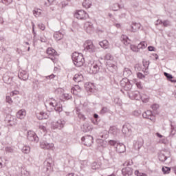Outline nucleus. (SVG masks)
Returning a JSON list of instances; mask_svg holds the SVG:
<instances>
[{
  "label": "nucleus",
  "mask_w": 176,
  "mask_h": 176,
  "mask_svg": "<svg viewBox=\"0 0 176 176\" xmlns=\"http://www.w3.org/2000/svg\"><path fill=\"white\" fill-rule=\"evenodd\" d=\"M73 80L77 83H79V82H82V80H83V76L82 74H75L73 78Z\"/></svg>",
  "instance_id": "nucleus-28"
},
{
  "label": "nucleus",
  "mask_w": 176,
  "mask_h": 176,
  "mask_svg": "<svg viewBox=\"0 0 176 176\" xmlns=\"http://www.w3.org/2000/svg\"><path fill=\"white\" fill-rule=\"evenodd\" d=\"M63 97L65 100H69L72 98V96H71V95H69V94H63Z\"/></svg>",
  "instance_id": "nucleus-59"
},
{
  "label": "nucleus",
  "mask_w": 176,
  "mask_h": 176,
  "mask_svg": "<svg viewBox=\"0 0 176 176\" xmlns=\"http://www.w3.org/2000/svg\"><path fill=\"white\" fill-rule=\"evenodd\" d=\"M41 117H39V120H43V119H47L49 116L46 114L45 112H41Z\"/></svg>",
  "instance_id": "nucleus-44"
},
{
  "label": "nucleus",
  "mask_w": 176,
  "mask_h": 176,
  "mask_svg": "<svg viewBox=\"0 0 176 176\" xmlns=\"http://www.w3.org/2000/svg\"><path fill=\"white\" fill-rule=\"evenodd\" d=\"M50 100H52L53 102H50V107H53V108H54V107H56V102H57V100H56V99L54 98H51Z\"/></svg>",
  "instance_id": "nucleus-49"
},
{
  "label": "nucleus",
  "mask_w": 176,
  "mask_h": 176,
  "mask_svg": "<svg viewBox=\"0 0 176 176\" xmlns=\"http://www.w3.org/2000/svg\"><path fill=\"white\" fill-rule=\"evenodd\" d=\"M56 112L60 113V112H63V104L58 102H55V106L54 107Z\"/></svg>",
  "instance_id": "nucleus-22"
},
{
  "label": "nucleus",
  "mask_w": 176,
  "mask_h": 176,
  "mask_svg": "<svg viewBox=\"0 0 176 176\" xmlns=\"http://www.w3.org/2000/svg\"><path fill=\"white\" fill-rule=\"evenodd\" d=\"M84 129H85V132L87 133V131H90L91 130V126H89L87 124H85L83 125Z\"/></svg>",
  "instance_id": "nucleus-51"
},
{
  "label": "nucleus",
  "mask_w": 176,
  "mask_h": 176,
  "mask_svg": "<svg viewBox=\"0 0 176 176\" xmlns=\"http://www.w3.org/2000/svg\"><path fill=\"white\" fill-rule=\"evenodd\" d=\"M5 120L9 126H14L16 124V120L12 116H8Z\"/></svg>",
  "instance_id": "nucleus-18"
},
{
  "label": "nucleus",
  "mask_w": 176,
  "mask_h": 176,
  "mask_svg": "<svg viewBox=\"0 0 176 176\" xmlns=\"http://www.w3.org/2000/svg\"><path fill=\"white\" fill-rule=\"evenodd\" d=\"M74 17L78 19V20H86L89 19V14H87L85 10H80L75 12Z\"/></svg>",
  "instance_id": "nucleus-5"
},
{
  "label": "nucleus",
  "mask_w": 176,
  "mask_h": 176,
  "mask_svg": "<svg viewBox=\"0 0 176 176\" xmlns=\"http://www.w3.org/2000/svg\"><path fill=\"white\" fill-rule=\"evenodd\" d=\"M94 119L96 120V122H94V123L95 124H97V120H98V114H97V113H94Z\"/></svg>",
  "instance_id": "nucleus-64"
},
{
  "label": "nucleus",
  "mask_w": 176,
  "mask_h": 176,
  "mask_svg": "<svg viewBox=\"0 0 176 176\" xmlns=\"http://www.w3.org/2000/svg\"><path fill=\"white\" fill-rule=\"evenodd\" d=\"M38 27L40 30H41V31H45V29L46 28L43 23H38Z\"/></svg>",
  "instance_id": "nucleus-55"
},
{
  "label": "nucleus",
  "mask_w": 176,
  "mask_h": 176,
  "mask_svg": "<svg viewBox=\"0 0 176 176\" xmlns=\"http://www.w3.org/2000/svg\"><path fill=\"white\" fill-rule=\"evenodd\" d=\"M122 8H123V6L119 3H114L112 6V9L114 10V12L119 10V9H122Z\"/></svg>",
  "instance_id": "nucleus-34"
},
{
  "label": "nucleus",
  "mask_w": 176,
  "mask_h": 176,
  "mask_svg": "<svg viewBox=\"0 0 176 176\" xmlns=\"http://www.w3.org/2000/svg\"><path fill=\"white\" fill-rule=\"evenodd\" d=\"M109 112V109L108 107H102V109L100 111V115H105V113H108Z\"/></svg>",
  "instance_id": "nucleus-39"
},
{
  "label": "nucleus",
  "mask_w": 176,
  "mask_h": 176,
  "mask_svg": "<svg viewBox=\"0 0 176 176\" xmlns=\"http://www.w3.org/2000/svg\"><path fill=\"white\" fill-rule=\"evenodd\" d=\"M54 38L56 41H61L64 38V34L61 32H56L54 34Z\"/></svg>",
  "instance_id": "nucleus-23"
},
{
  "label": "nucleus",
  "mask_w": 176,
  "mask_h": 176,
  "mask_svg": "<svg viewBox=\"0 0 176 176\" xmlns=\"http://www.w3.org/2000/svg\"><path fill=\"white\" fill-rule=\"evenodd\" d=\"M115 104H117V105H120L122 104V100L119 98H116L114 99Z\"/></svg>",
  "instance_id": "nucleus-58"
},
{
  "label": "nucleus",
  "mask_w": 176,
  "mask_h": 176,
  "mask_svg": "<svg viewBox=\"0 0 176 176\" xmlns=\"http://www.w3.org/2000/svg\"><path fill=\"white\" fill-rule=\"evenodd\" d=\"M100 164H98L97 162H94L91 165L92 170H98L100 168Z\"/></svg>",
  "instance_id": "nucleus-48"
},
{
  "label": "nucleus",
  "mask_w": 176,
  "mask_h": 176,
  "mask_svg": "<svg viewBox=\"0 0 176 176\" xmlns=\"http://www.w3.org/2000/svg\"><path fill=\"white\" fill-rule=\"evenodd\" d=\"M164 75L165 77H166V78L168 79V80H169V82H172V83H176V80H173L174 78L173 76V75H171L167 72H164Z\"/></svg>",
  "instance_id": "nucleus-30"
},
{
  "label": "nucleus",
  "mask_w": 176,
  "mask_h": 176,
  "mask_svg": "<svg viewBox=\"0 0 176 176\" xmlns=\"http://www.w3.org/2000/svg\"><path fill=\"white\" fill-rule=\"evenodd\" d=\"M40 146L42 149H53L54 144L53 143H49L46 140L40 142Z\"/></svg>",
  "instance_id": "nucleus-10"
},
{
  "label": "nucleus",
  "mask_w": 176,
  "mask_h": 176,
  "mask_svg": "<svg viewBox=\"0 0 176 176\" xmlns=\"http://www.w3.org/2000/svg\"><path fill=\"white\" fill-rule=\"evenodd\" d=\"M137 76L139 79H143V78H145V76H144L142 73H140V72L137 74Z\"/></svg>",
  "instance_id": "nucleus-62"
},
{
  "label": "nucleus",
  "mask_w": 176,
  "mask_h": 176,
  "mask_svg": "<svg viewBox=\"0 0 176 176\" xmlns=\"http://www.w3.org/2000/svg\"><path fill=\"white\" fill-rule=\"evenodd\" d=\"M46 53L47 54H48L49 58H50V60H52V61L54 63V60H56L54 56H57V52H56V50L52 47H49L47 48Z\"/></svg>",
  "instance_id": "nucleus-9"
},
{
  "label": "nucleus",
  "mask_w": 176,
  "mask_h": 176,
  "mask_svg": "<svg viewBox=\"0 0 176 176\" xmlns=\"http://www.w3.org/2000/svg\"><path fill=\"white\" fill-rule=\"evenodd\" d=\"M140 100H142V101L143 102H149V96H146V95H142L140 96Z\"/></svg>",
  "instance_id": "nucleus-37"
},
{
  "label": "nucleus",
  "mask_w": 176,
  "mask_h": 176,
  "mask_svg": "<svg viewBox=\"0 0 176 176\" xmlns=\"http://www.w3.org/2000/svg\"><path fill=\"white\" fill-rule=\"evenodd\" d=\"M170 152L168 153H160V155H158V159L160 162H166L168 157H170Z\"/></svg>",
  "instance_id": "nucleus-16"
},
{
  "label": "nucleus",
  "mask_w": 176,
  "mask_h": 176,
  "mask_svg": "<svg viewBox=\"0 0 176 176\" xmlns=\"http://www.w3.org/2000/svg\"><path fill=\"white\" fill-rule=\"evenodd\" d=\"M90 5H91V3H90L89 0H84V1L82 2V6H84V8H86L87 9L88 8H90Z\"/></svg>",
  "instance_id": "nucleus-40"
},
{
  "label": "nucleus",
  "mask_w": 176,
  "mask_h": 176,
  "mask_svg": "<svg viewBox=\"0 0 176 176\" xmlns=\"http://www.w3.org/2000/svg\"><path fill=\"white\" fill-rule=\"evenodd\" d=\"M27 138L29 141L34 142H39V138L36 135V133L32 131H29L27 133Z\"/></svg>",
  "instance_id": "nucleus-7"
},
{
  "label": "nucleus",
  "mask_w": 176,
  "mask_h": 176,
  "mask_svg": "<svg viewBox=\"0 0 176 176\" xmlns=\"http://www.w3.org/2000/svg\"><path fill=\"white\" fill-rule=\"evenodd\" d=\"M122 173L124 176H131L133 175V168L131 167H125L122 169Z\"/></svg>",
  "instance_id": "nucleus-13"
},
{
  "label": "nucleus",
  "mask_w": 176,
  "mask_h": 176,
  "mask_svg": "<svg viewBox=\"0 0 176 176\" xmlns=\"http://www.w3.org/2000/svg\"><path fill=\"white\" fill-rule=\"evenodd\" d=\"M162 25L164 27H170V25H171V22L168 20L162 21Z\"/></svg>",
  "instance_id": "nucleus-45"
},
{
  "label": "nucleus",
  "mask_w": 176,
  "mask_h": 176,
  "mask_svg": "<svg viewBox=\"0 0 176 176\" xmlns=\"http://www.w3.org/2000/svg\"><path fill=\"white\" fill-rule=\"evenodd\" d=\"M104 60H107V61H112V60H113V56L111 54H107L104 56Z\"/></svg>",
  "instance_id": "nucleus-43"
},
{
  "label": "nucleus",
  "mask_w": 176,
  "mask_h": 176,
  "mask_svg": "<svg viewBox=\"0 0 176 176\" xmlns=\"http://www.w3.org/2000/svg\"><path fill=\"white\" fill-rule=\"evenodd\" d=\"M133 73L131 72V70L130 69L125 67L123 71V76L124 78H129V76H131V74Z\"/></svg>",
  "instance_id": "nucleus-29"
},
{
  "label": "nucleus",
  "mask_w": 176,
  "mask_h": 176,
  "mask_svg": "<svg viewBox=\"0 0 176 176\" xmlns=\"http://www.w3.org/2000/svg\"><path fill=\"white\" fill-rule=\"evenodd\" d=\"M133 116L138 117V116H140V115H141V111H134L133 113Z\"/></svg>",
  "instance_id": "nucleus-61"
},
{
  "label": "nucleus",
  "mask_w": 176,
  "mask_h": 176,
  "mask_svg": "<svg viewBox=\"0 0 176 176\" xmlns=\"http://www.w3.org/2000/svg\"><path fill=\"white\" fill-rule=\"evenodd\" d=\"M84 29L86 30L87 34H91L94 31V26L91 22H86L84 25Z\"/></svg>",
  "instance_id": "nucleus-11"
},
{
  "label": "nucleus",
  "mask_w": 176,
  "mask_h": 176,
  "mask_svg": "<svg viewBox=\"0 0 176 176\" xmlns=\"http://www.w3.org/2000/svg\"><path fill=\"white\" fill-rule=\"evenodd\" d=\"M84 48L86 52H88V53H90L91 54H93L97 52V48L93 43V41L91 40H87L85 41L84 43Z\"/></svg>",
  "instance_id": "nucleus-3"
},
{
  "label": "nucleus",
  "mask_w": 176,
  "mask_h": 176,
  "mask_svg": "<svg viewBox=\"0 0 176 176\" xmlns=\"http://www.w3.org/2000/svg\"><path fill=\"white\" fill-rule=\"evenodd\" d=\"M71 91L74 96H78V93H80L82 89L79 85H75V87L72 88Z\"/></svg>",
  "instance_id": "nucleus-21"
},
{
  "label": "nucleus",
  "mask_w": 176,
  "mask_h": 176,
  "mask_svg": "<svg viewBox=\"0 0 176 176\" xmlns=\"http://www.w3.org/2000/svg\"><path fill=\"white\" fill-rule=\"evenodd\" d=\"M78 116L79 119H80L81 120H86V117L85 116V115L82 114L81 113H78Z\"/></svg>",
  "instance_id": "nucleus-57"
},
{
  "label": "nucleus",
  "mask_w": 176,
  "mask_h": 176,
  "mask_svg": "<svg viewBox=\"0 0 176 176\" xmlns=\"http://www.w3.org/2000/svg\"><path fill=\"white\" fill-rule=\"evenodd\" d=\"M109 145H111V146H115V145H118V144H119V143H118V142H116V141H115V140H109Z\"/></svg>",
  "instance_id": "nucleus-54"
},
{
  "label": "nucleus",
  "mask_w": 176,
  "mask_h": 176,
  "mask_svg": "<svg viewBox=\"0 0 176 176\" xmlns=\"http://www.w3.org/2000/svg\"><path fill=\"white\" fill-rule=\"evenodd\" d=\"M6 101L10 104H12L13 103V100H12V98L10 96H6Z\"/></svg>",
  "instance_id": "nucleus-53"
},
{
  "label": "nucleus",
  "mask_w": 176,
  "mask_h": 176,
  "mask_svg": "<svg viewBox=\"0 0 176 176\" xmlns=\"http://www.w3.org/2000/svg\"><path fill=\"white\" fill-rule=\"evenodd\" d=\"M132 97L134 98V100H141V94H140V92L137 91L132 93Z\"/></svg>",
  "instance_id": "nucleus-33"
},
{
  "label": "nucleus",
  "mask_w": 176,
  "mask_h": 176,
  "mask_svg": "<svg viewBox=\"0 0 176 176\" xmlns=\"http://www.w3.org/2000/svg\"><path fill=\"white\" fill-rule=\"evenodd\" d=\"M130 49L132 50V52H135V53H138V47L135 45H131Z\"/></svg>",
  "instance_id": "nucleus-46"
},
{
  "label": "nucleus",
  "mask_w": 176,
  "mask_h": 176,
  "mask_svg": "<svg viewBox=\"0 0 176 176\" xmlns=\"http://www.w3.org/2000/svg\"><path fill=\"white\" fill-rule=\"evenodd\" d=\"M25 115H27L25 110H19L16 113V118H18V119H24V118H25Z\"/></svg>",
  "instance_id": "nucleus-25"
},
{
  "label": "nucleus",
  "mask_w": 176,
  "mask_h": 176,
  "mask_svg": "<svg viewBox=\"0 0 176 176\" xmlns=\"http://www.w3.org/2000/svg\"><path fill=\"white\" fill-rule=\"evenodd\" d=\"M141 28V23L133 22L131 25L130 31L131 32H137Z\"/></svg>",
  "instance_id": "nucleus-17"
},
{
  "label": "nucleus",
  "mask_w": 176,
  "mask_h": 176,
  "mask_svg": "<svg viewBox=\"0 0 176 176\" xmlns=\"http://www.w3.org/2000/svg\"><path fill=\"white\" fill-rule=\"evenodd\" d=\"M107 69L110 72H116L118 69V66H116V63H110L109 62H107Z\"/></svg>",
  "instance_id": "nucleus-15"
},
{
  "label": "nucleus",
  "mask_w": 176,
  "mask_h": 176,
  "mask_svg": "<svg viewBox=\"0 0 176 176\" xmlns=\"http://www.w3.org/2000/svg\"><path fill=\"white\" fill-rule=\"evenodd\" d=\"M23 153H28L31 151V148L29 146H24L21 149Z\"/></svg>",
  "instance_id": "nucleus-38"
},
{
  "label": "nucleus",
  "mask_w": 176,
  "mask_h": 176,
  "mask_svg": "<svg viewBox=\"0 0 176 176\" xmlns=\"http://www.w3.org/2000/svg\"><path fill=\"white\" fill-rule=\"evenodd\" d=\"M133 83L136 85L138 89H142V84H141V81H139L138 79L134 78Z\"/></svg>",
  "instance_id": "nucleus-36"
},
{
  "label": "nucleus",
  "mask_w": 176,
  "mask_h": 176,
  "mask_svg": "<svg viewBox=\"0 0 176 176\" xmlns=\"http://www.w3.org/2000/svg\"><path fill=\"white\" fill-rule=\"evenodd\" d=\"M13 78L9 76L8 74H4L3 76V80L4 83H7V85H10L12 83V80Z\"/></svg>",
  "instance_id": "nucleus-26"
},
{
  "label": "nucleus",
  "mask_w": 176,
  "mask_h": 176,
  "mask_svg": "<svg viewBox=\"0 0 176 176\" xmlns=\"http://www.w3.org/2000/svg\"><path fill=\"white\" fill-rule=\"evenodd\" d=\"M143 145L144 140H142L141 138H138V140L133 144V146L136 151L141 149Z\"/></svg>",
  "instance_id": "nucleus-12"
},
{
  "label": "nucleus",
  "mask_w": 176,
  "mask_h": 176,
  "mask_svg": "<svg viewBox=\"0 0 176 176\" xmlns=\"http://www.w3.org/2000/svg\"><path fill=\"white\" fill-rule=\"evenodd\" d=\"M85 89H86L87 91L93 93V91H94V85L91 82H88V84L85 85Z\"/></svg>",
  "instance_id": "nucleus-27"
},
{
  "label": "nucleus",
  "mask_w": 176,
  "mask_h": 176,
  "mask_svg": "<svg viewBox=\"0 0 176 176\" xmlns=\"http://www.w3.org/2000/svg\"><path fill=\"white\" fill-rule=\"evenodd\" d=\"M81 141L83 145H85V146H91L94 142L93 136L90 135L83 136L81 138Z\"/></svg>",
  "instance_id": "nucleus-6"
},
{
  "label": "nucleus",
  "mask_w": 176,
  "mask_h": 176,
  "mask_svg": "<svg viewBox=\"0 0 176 176\" xmlns=\"http://www.w3.org/2000/svg\"><path fill=\"white\" fill-rule=\"evenodd\" d=\"M116 151L118 153H124L126 152V146L122 143H118L116 147Z\"/></svg>",
  "instance_id": "nucleus-14"
},
{
  "label": "nucleus",
  "mask_w": 176,
  "mask_h": 176,
  "mask_svg": "<svg viewBox=\"0 0 176 176\" xmlns=\"http://www.w3.org/2000/svg\"><path fill=\"white\" fill-rule=\"evenodd\" d=\"M90 74H97L100 72V69H102V63L100 60H97L91 64L89 67Z\"/></svg>",
  "instance_id": "nucleus-2"
},
{
  "label": "nucleus",
  "mask_w": 176,
  "mask_h": 176,
  "mask_svg": "<svg viewBox=\"0 0 176 176\" xmlns=\"http://www.w3.org/2000/svg\"><path fill=\"white\" fill-rule=\"evenodd\" d=\"M72 59L76 67H82L85 64V58L83 57V54L76 52L72 54Z\"/></svg>",
  "instance_id": "nucleus-1"
},
{
  "label": "nucleus",
  "mask_w": 176,
  "mask_h": 176,
  "mask_svg": "<svg viewBox=\"0 0 176 176\" xmlns=\"http://www.w3.org/2000/svg\"><path fill=\"white\" fill-rule=\"evenodd\" d=\"M142 117L144 119H149L151 120V122H155V115H153V113H152V111L151 110H147L142 114Z\"/></svg>",
  "instance_id": "nucleus-8"
},
{
  "label": "nucleus",
  "mask_w": 176,
  "mask_h": 176,
  "mask_svg": "<svg viewBox=\"0 0 176 176\" xmlns=\"http://www.w3.org/2000/svg\"><path fill=\"white\" fill-rule=\"evenodd\" d=\"M135 175H137V176H147L146 174L142 173H140L139 170H135Z\"/></svg>",
  "instance_id": "nucleus-56"
},
{
  "label": "nucleus",
  "mask_w": 176,
  "mask_h": 176,
  "mask_svg": "<svg viewBox=\"0 0 176 176\" xmlns=\"http://www.w3.org/2000/svg\"><path fill=\"white\" fill-rule=\"evenodd\" d=\"M0 2L8 6V5H10L12 2H13V0H0Z\"/></svg>",
  "instance_id": "nucleus-47"
},
{
  "label": "nucleus",
  "mask_w": 176,
  "mask_h": 176,
  "mask_svg": "<svg viewBox=\"0 0 176 176\" xmlns=\"http://www.w3.org/2000/svg\"><path fill=\"white\" fill-rule=\"evenodd\" d=\"M128 81H129V79H127V78H123L120 82V85L121 87H123V89H124L126 87V85L127 84Z\"/></svg>",
  "instance_id": "nucleus-35"
},
{
  "label": "nucleus",
  "mask_w": 176,
  "mask_h": 176,
  "mask_svg": "<svg viewBox=\"0 0 176 176\" xmlns=\"http://www.w3.org/2000/svg\"><path fill=\"white\" fill-rule=\"evenodd\" d=\"M55 76H54V74H51V75L47 76H42L41 78L40 82H47L48 80V79H54Z\"/></svg>",
  "instance_id": "nucleus-31"
},
{
  "label": "nucleus",
  "mask_w": 176,
  "mask_h": 176,
  "mask_svg": "<svg viewBox=\"0 0 176 176\" xmlns=\"http://www.w3.org/2000/svg\"><path fill=\"white\" fill-rule=\"evenodd\" d=\"M121 42L125 45V46H127V45H130V42L131 41L129 39V37L126 35H122L120 38Z\"/></svg>",
  "instance_id": "nucleus-20"
},
{
  "label": "nucleus",
  "mask_w": 176,
  "mask_h": 176,
  "mask_svg": "<svg viewBox=\"0 0 176 176\" xmlns=\"http://www.w3.org/2000/svg\"><path fill=\"white\" fill-rule=\"evenodd\" d=\"M6 152H8V153H13V148L10 146H7L5 148Z\"/></svg>",
  "instance_id": "nucleus-52"
},
{
  "label": "nucleus",
  "mask_w": 176,
  "mask_h": 176,
  "mask_svg": "<svg viewBox=\"0 0 176 176\" xmlns=\"http://www.w3.org/2000/svg\"><path fill=\"white\" fill-rule=\"evenodd\" d=\"M99 45L102 49H108L109 47V42L107 40L100 41Z\"/></svg>",
  "instance_id": "nucleus-24"
},
{
  "label": "nucleus",
  "mask_w": 176,
  "mask_h": 176,
  "mask_svg": "<svg viewBox=\"0 0 176 176\" xmlns=\"http://www.w3.org/2000/svg\"><path fill=\"white\" fill-rule=\"evenodd\" d=\"M149 60H143V65L146 69H148L149 68Z\"/></svg>",
  "instance_id": "nucleus-50"
},
{
  "label": "nucleus",
  "mask_w": 176,
  "mask_h": 176,
  "mask_svg": "<svg viewBox=\"0 0 176 176\" xmlns=\"http://www.w3.org/2000/svg\"><path fill=\"white\" fill-rule=\"evenodd\" d=\"M18 78L21 80H28V74L25 71H21L18 74Z\"/></svg>",
  "instance_id": "nucleus-19"
},
{
  "label": "nucleus",
  "mask_w": 176,
  "mask_h": 176,
  "mask_svg": "<svg viewBox=\"0 0 176 176\" xmlns=\"http://www.w3.org/2000/svg\"><path fill=\"white\" fill-rule=\"evenodd\" d=\"M151 108L153 111H156L157 109H158L159 108V104H153L152 106H151Z\"/></svg>",
  "instance_id": "nucleus-60"
},
{
  "label": "nucleus",
  "mask_w": 176,
  "mask_h": 176,
  "mask_svg": "<svg viewBox=\"0 0 176 176\" xmlns=\"http://www.w3.org/2000/svg\"><path fill=\"white\" fill-rule=\"evenodd\" d=\"M131 87H133V85H131L130 83V81H129V80H128V81H127V82H126V84L125 85V88H124V89L126 91H129V90H131Z\"/></svg>",
  "instance_id": "nucleus-42"
},
{
  "label": "nucleus",
  "mask_w": 176,
  "mask_h": 176,
  "mask_svg": "<svg viewBox=\"0 0 176 176\" xmlns=\"http://www.w3.org/2000/svg\"><path fill=\"white\" fill-rule=\"evenodd\" d=\"M65 126V120H58L57 121H54L52 124V127L54 130L58 129L61 130Z\"/></svg>",
  "instance_id": "nucleus-4"
},
{
  "label": "nucleus",
  "mask_w": 176,
  "mask_h": 176,
  "mask_svg": "<svg viewBox=\"0 0 176 176\" xmlns=\"http://www.w3.org/2000/svg\"><path fill=\"white\" fill-rule=\"evenodd\" d=\"M146 46H148V44H146L145 41L140 42V43L137 45L139 52L141 50H144V49H146Z\"/></svg>",
  "instance_id": "nucleus-32"
},
{
  "label": "nucleus",
  "mask_w": 176,
  "mask_h": 176,
  "mask_svg": "<svg viewBox=\"0 0 176 176\" xmlns=\"http://www.w3.org/2000/svg\"><path fill=\"white\" fill-rule=\"evenodd\" d=\"M175 135V130L173 128H171L170 137H174Z\"/></svg>",
  "instance_id": "nucleus-63"
},
{
  "label": "nucleus",
  "mask_w": 176,
  "mask_h": 176,
  "mask_svg": "<svg viewBox=\"0 0 176 176\" xmlns=\"http://www.w3.org/2000/svg\"><path fill=\"white\" fill-rule=\"evenodd\" d=\"M164 174H170V171H171V168L170 167H162V168Z\"/></svg>",
  "instance_id": "nucleus-41"
}]
</instances>
